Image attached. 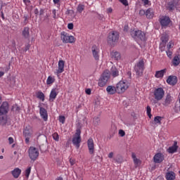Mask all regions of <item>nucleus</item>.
Instances as JSON below:
<instances>
[{
  "instance_id": "nucleus-5",
  "label": "nucleus",
  "mask_w": 180,
  "mask_h": 180,
  "mask_svg": "<svg viewBox=\"0 0 180 180\" xmlns=\"http://www.w3.org/2000/svg\"><path fill=\"white\" fill-rule=\"evenodd\" d=\"M28 154L30 160L32 161H36L37 160L40 153L39 152V149L35 148L34 146H31L28 150Z\"/></svg>"
},
{
  "instance_id": "nucleus-61",
  "label": "nucleus",
  "mask_w": 180,
  "mask_h": 180,
  "mask_svg": "<svg viewBox=\"0 0 180 180\" xmlns=\"http://www.w3.org/2000/svg\"><path fill=\"white\" fill-rule=\"evenodd\" d=\"M4 75H5V72L0 71V78H1V77H4Z\"/></svg>"
},
{
  "instance_id": "nucleus-30",
  "label": "nucleus",
  "mask_w": 180,
  "mask_h": 180,
  "mask_svg": "<svg viewBox=\"0 0 180 180\" xmlns=\"http://www.w3.org/2000/svg\"><path fill=\"white\" fill-rule=\"evenodd\" d=\"M56 82V77L54 76H49L46 79L47 85H53Z\"/></svg>"
},
{
  "instance_id": "nucleus-43",
  "label": "nucleus",
  "mask_w": 180,
  "mask_h": 180,
  "mask_svg": "<svg viewBox=\"0 0 180 180\" xmlns=\"http://www.w3.org/2000/svg\"><path fill=\"white\" fill-rule=\"evenodd\" d=\"M120 2L124 6H129V1L127 0H120Z\"/></svg>"
},
{
  "instance_id": "nucleus-28",
  "label": "nucleus",
  "mask_w": 180,
  "mask_h": 180,
  "mask_svg": "<svg viewBox=\"0 0 180 180\" xmlns=\"http://www.w3.org/2000/svg\"><path fill=\"white\" fill-rule=\"evenodd\" d=\"M172 63L174 67H178V65L180 64V56L176 55L173 58Z\"/></svg>"
},
{
  "instance_id": "nucleus-58",
  "label": "nucleus",
  "mask_w": 180,
  "mask_h": 180,
  "mask_svg": "<svg viewBox=\"0 0 180 180\" xmlns=\"http://www.w3.org/2000/svg\"><path fill=\"white\" fill-rule=\"evenodd\" d=\"M23 2L25 5H29V4H30V0H23Z\"/></svg>"
},
{
  "instance_id": "nucleus-56",
  "label": "nucleus",
  "mask_w": 180,
  "mask_h": 180,
  "mask_svg": "<svg viewBox=\"0 0 180 180\" xmlns=\"http://www.w3.org/2000/svg\"><path fill=\"white\" fill-rule=\"evenodd\" d=\"M70 165H74L75 164V160L74 159H70Z\"/></svg>"
},
{
  "instance_id": "nucleus-10",
  "label": "nucleus",
  "mask_w": 180,
  "mask_h": 180,
  "mask_svg": "<svg viewBox=\"0 0 180 180\" xmlns=\"http://www.w3.org/2000/svg\"><path fill=\"white\" fill-rule=\"evenodd\" d=\"M119 40V33L115 31H112L109 33L108 37V41L110 44H113V43H116Z\"/></svg>"
},
{
  "instance_id": "nucleus-35",
  "label": "nucleus",
  "mask_w": 180,
  "mask_h": 180,
  "mask_svg": "<svg viewBox=\"0 0 180 180\" xmlns=\"http://www.w3.org/2000/svg\"><path fill=\"white\" fill-rule=\"evenodd\" d=\"M84 9H85V6L82 4H79L77 8V11L78 13H82V12L84 11Z\"/></svg>"
},
{
  "instance_id": "nucleus-17",
  "label": "nucleus",
  "mask_w": 180,
  "mask_h": 180,
  "mask_svg": "<svg viewBox=\"0 0 180 180\" xmlns=\"http://www.w3.org/2000/svg\"><path fill=\"white\" fill-rule=\"evenodd\" d=\"M153 161L156 164H160V162H162L164 161V155L162 153H157L153 157Z\"/></svg>"
},
{
  "instance_id": "nucleus-60",
  "label": "nucleus",
  "mask_w": 180,
  "mask_h": 180,
  "mask_svg": "<svg viewBox=\"0 0 180 180\" xmlns=\"http://www.w3.org/2000/svg\"><path fill=\"white\" fill-rule=\"evenodd\" d=\"M53 4H55L56 5H58V4L60 3V0H53Z\"/></svg>"
},
{
  "instance_id": "nucleus-1",
  "label": "nucleus",
  "mask_w": 180,
  "mask_h": 180,
  "mask_svg": "<svg viewBox=\"0 0 180 180\" xmlns=\"http://www.w3.org/2000/svg\"><path fill=\"white\" fill-rule=\"evenodd\" d=\"M165 95V91H164V89L161 87L155 89L153 91V98L155 99L152 101L153 105H155L159 101H162Z\"/></svg>"
},
{
  "instance_id": "nucleus-44",
  "label": "nucleus",
  "mask_w": 180,
  "mask_h": 180,
  "mask_svg": "<svg viewBox=\"0 0 180 180\" xmlns=\"http://www.w3.org/2000/svg\"><path fill=\"white\" fill-rule=\"evenodd\" d=\"M166 54H167V57H169V58H172V51H171L169 49H168L166 51Z\"/></svg>"
},
{
  "instance_id": "nucleus-3",
  "label": "nucleus",
  "mask_w": 180,
  "mask_h": 180,
  "mask_svg": "<svg viewBox=\"0 0 180 180\" xmlns=\"http://www.w3.org/2000/svg\"><path fill=\"white\" fill-rule=\"evenodd\" d=\"M131 36L137 41H146V34L141 30L131 31Z\"/></svg>"
},
{
  "instance_id": "nucleus-38",
  "label": "nucleus",
  "mask_w": 180,
  "mask_h": 180,
  "mask_svg": "<svg viewBox=\"0 0 180 180\" xmlns=\"http://www.w3.org/2000/svg\"><path fill=\"white\" fill-rule=\"evenodd\" d=\"M52 137L55 141H59L60 140V136H58V133L53 134Z\"/></svg>"
},
{
  "instance_id": "nucleus-49",
  "label": "nucleus",
  "mask_w": 180,
  "mask_h": 180,
  "mask_svg": "<svg viewBox=\"0 0 180 180\" xmlns=\"http://www.w3.org/2000/svg\"><path fill=\"white\" fill-rule=\"evenodd\" d=\"M2 70L5 72H8L9 71V70H11V68L9 66H6V67L3 68Z\"/></svg>"
},
{
  "instance_id": "nucleus-27",
  "label": "nucleus",
  "mask_w": 180,
  "mask_h": 180,
  "mask_svg": "<svg viewBox=\"0 0 180 180\" xmlns=\"http://www.w3.org/2000/svg\"><path fill=\"white\" fill-rule=\"evenodd\" d=\"M176 174L174 172H168L166 173L165 178L167 180H175Z\"/></svg>"
},
{
  "instance_id": "nucleus-9",
  "label": "nucleus",
  "mask_w": 180,
  "mask_h": 180,
  "mask_svg": "<svg viewBox=\"0 0 180 180\" xmlns=\"http://www.w3.org/2000/svg\"><path fill=\"white\" fill-rule=\"evenodd\" d=\"M23 136L25 138L26 144H29L30 143V139L33 137V130H32L30 127H26L23 131Z\"/></svg>"
},
{
  "instance_id": "nucleus-57",
  "label": "nucleus",
  "mask_w": 180,
  "mask_h": 180,
  "mask_svg": "<svg viewBox=\"0 0 180 180\" xmlns=\"http://www.w3.org/2000/svg\"><path fill=\"white\" fill-rule=\"evenodd\" d=\"M85 92L87 95H91V89H86Z\"/></svg>"
},
{
  "instance_id": "nucleus-16",
  "label": "nucleus",
  "mask_w": 180,
  "mask_h": 180,
  "mask_svg": "<svg viewBox=\"0 0 180 180\" xmlns=\"http://www.w3.org/2000/svg\"><path fill=\"white\" fill-rule=\"evenodd\" d=\"M167 151L169 154H174V153H176V151H178V142L174 141V144L169 147Z\"/></svg>"
},
{
  "instance_id": "nucleus-54",
  "label": "nucleus",
  "mask_w": 180,
  "mask_h": 180,
  "mask_svg": "<svg viewBox=\"0 0 180 180\" xmlns=\"http://www.w3.org/2000/svg\"><path fill=\"white\" fill-rule=\"evenodd\" d=\"M112 12H113V8H112V7L107 8V13H112Z\"/></svg>"
},
{
  "instance_id": "nucleus-8",
  "label": "nucleus",
  "mask_w": 180,
  "mask_h": 180,
  "mask_svg": "<svg viewBox=\"0 0 180 180\" xmlns=\"http://www.w3.org/2000/svg\"><path fill=\"white\" fill-rule=\"evenodd\" d=\"M72 144L76 147V148H79L81 144V130L77 129L75 136L72 138Z\"/></svg>"
},
{
  "instance_id": "nucleus-29",
  "label": "nucleus",
  "mask_w": 180,
  "mask_h": 180,
  "mask_svg": "<svg viewBox=\"0 0 180 180\" xmlns=\"http://www.w3.org/2000/svg\"><path fill=\"white\" fill-rule=\"evenodd\" d=\"M110 56H111V58H113L114 60H120V53L117 51H112L110 53Z\"/></svg>"
},
{
  "instance_id": "nucleus-55",
  "label": "nucleus",
  "mask_w": 180,
  "mask_h": 180,
  "mask_svg": "<svg viewBox=\"0 0 180 180\" xmlns=\"http://www.w3.org/2000/svg\"><path fill=\"white\" fill-rule=\"evenodd\" d=\"M13 141H14V140L12 137L8 138L9 144H13Z\"/></svg>"
},
{
  "instance_id": "nucleus-6",
  "label": "nucleus",
  "mask_w": 180,
  "mask_h": 180,
  "mask_svg": "<svg viewBox=\"0 0 180 180\" xmlns=\"http://www.w3.org/2000/svg\"><path fill=\"white\" fill-rule=\"evenodd\" d=\"M60 38L63 41V43H75V37H74V36L70 35L65 32H61Z\"/></svg>"
},
{
  "instance_id": "nucleus-18",
  "label": "nucleus",
  "mask_w": 180,
  "mask_h": 180,
  "mask_svg": "<svg viewBox=\"0 0 180 180\" xmlns=\"http://www.w3.org/2000/svg\"><path fill=\"white\" fill-rule=\"evenodd\" d=\"M106 91L108 93V95H115V94H116V92H117V86H108L106 88Z\"/></svg>"
},
{
  "instance_id": "nucleus-42",
  "label": "nucleus",
  "mask_w": 180,
  "mask_h": 180,
  "mask_svg": "<svg viewBox=\"0 0 180 180\" xmlns=\"http://www.w3.org/2000/svg\"><path fill=\"white\" fill-rule=\"evenodd\" d=\"M59 122L60 123H62L63 124H64V123H65V117L64 116H60L59 117Z\"/></svg>"
},
{
  "instance_id": "nucleus-22",
  "label": "nucleus",
  "mask_w": 180,
  "mask_h": 180,
  "mask_svg": "<svg viewBox=\"0 0 180 180\" xmlns=\"http://www.w3.org/2000/svg\"><path fill=\"white\" fill-rule=\"evenodd\" d=\"M173 99H174V98L172 96H171V95L167 94L166 96L165 99L162 102V105H164V106H168V105H171V102H172Z\"/></svg>"
},
{
  "instance_id": "nucleus-33",
  "label": "nucleus",
  "mask_w": 180,
  "mask_h": 180,
  "mask_svg": "<svg viewBox=\"0 0 180 180\" xmlns=\"http://www.w3.org/2000/svg\"><path fill=\"white\" fill-rule=\"evenodd\" d=\"M167 9L169 11H174L175 9V4H174V1H170L167 4Z\"/></svg>"
},
{
  "instance_id": "nucleus-52",
  "label": "nucleus",
  "mask_w": 180,
  "mask_h": 180,
  "mask_svg": "<svg viewBox=\"0 0 180 180\" xmlns=\"http://www.w3.org/2000/svg\"><path fill=\"white\" fill-rule=\"evenodd\" d=\"M142 2L143 3L144 6H146V5L150 4V1L148 0H142Z\"/></svg>"
},
{
  "instance_id": "nucleus-14",
  "label": "nucleus",
  "mask_w": 180,
  "mask_h": 180,
  "mask_svg": "<svg viewBox=\"0 0 180 180\" xmlns=\"http://www.w3.org/2000/svg\"><path fill=\"white\" fill-rule=\"evenodd\" d=\"M87 146L89 154H91V155H94L95 154V145L94 143V139H89L87 141Z\"/></svg>"
},
{
  "instance_id": "nucleus-41",
  "label": "nucleus",
  "mask_w": 180,
  "mask_h": 180,
  "mask_svg": "<svg viewBox=\"0 0 180 180\" xmlns=\"http://www.w3.org/2000/svg\"><path fill=\"white\" fill-rule=\"evenodd\" d=\"M172 47H174V42L171 41L167 44V49L169 50L170 49H172Z\"/></svg>"
},
{
  "instance_id": "nucleus-12",
  "label": "nucleus",
  "mask_w": 180,
  "mask_h": 180,
  "mask_svg": "<svg viewBox=\"0 0 180 180\" xmlns=\"http://www.w3.org/2000/svg\"><path fill=\"white\" fill-rule=\"evenodd\" d=\"M160 23L162 27H167L171 23V19L168 16H162L160 18Z\"/></svg>"
},
{
  "instance_id": "nucleus-37",
  "label": "nucleus",
  "mask_w": 180,
  "mask_h": 180,
  "mask_svg": "<svg viewBox=\"0 0 180 180\" xmlns=\"http://www.w3.org/2000/svg\"><path fill=\"white\" fill-rule=\"evenodd\" d=\"M146 113H147L149 119H151L153 115H151V107H150V105H148L146 107Z\"/></svg>"
},
{
  "instance_id": "nucleus-19",
  "label": "nucleus",
  "mask_w": 180,
  "mask_h": 180,
  "mask_svg": "<svg viewBox=\"0 0 180 180\" xmlns=\"http://www.w3.org/2000/svg\"><path fill=\"white\" fill-rule=\"evenodd\" d=\"M39 113L42 119L44 120V122H47V120L49 119V115H47V110L44 109V108H40L39 109Z\"/></svg>"
},
{
  "instance_id": "nucleus-23",
  "label": "nucleus",
  "mask_w": 180,
  "mask_h": 180,
  "mask_svg": "<svg viewBox=\"0 0 180 180\" xmlns=\"http://www.w3.org/2000/svg\"><path fill=\"white\" fill-rule=\"evenodd\" d=\"M57 95H58V93L57 92V89H53L51 91L50 95H49V101L51 102H53L56 98H57Z\"/></svg>"
},
{
  "instance_id": "nucleus-59",
  "label": "nucleus",
  "mask_w": 180,
  "mask_h": 180,
  "mask_svg": "<svg viewBox=\"0 0 180 180\" xmlns=\"http://www.w3.org/2000/svg\"><path fill=\"white\" fill-rule=\"evenodd\" d=\"M108 158H113V152H110L108 154Z\"/></svg>"
},
{
  "instance_id": "nucleus-13",
  "label": "nucleus",
  "mask_w": 180,
  "mask_h": 180,
  "mask_svg": "<svg viewBox=\"0 0 180 180\" xmlns=\"http://www.w3.org/2000/svg\"><path fill=\"white\" fill-rule=\"evenodd\" d=\"M9 110V104L8 102H4L0 106V116L3 115H6Z\"/></svg>"
},
{
  "instance_id": "nucleus-32",
  "label": "nucleus",
  "mask_w": 180,
  "mask_h": 180,
  "mask_svg": "<svg viewBox=\"0 0 180 180\" xmlns=\"http://www.w3.org/2000/svg\"><path fill=\"white\" fill-rule=\"evenodd\" d=\"M30 172H32V167H27L24 172V175L27 178V179L29 178Z\"/></svg>"
},
{
  "instance_id": "nucleus-4",
  "label": "nucleus",
  "mask_w": 180,
  "mask_h": 180,
  "mask_svg": "<svg viewBox=\"0 0 180 180\" xmlns=\"http://www.w3.org/2000/svg\"><path fill=\"white\" fill-rule=\"evenodd\" d=\"M109 78H110V72H109V70H105L101 79L98 81V86H101V88L105 86V85L108 84Z\"/></svg>"
},
{
  "instance_id": "nucleus-7",
  "label": "nucleus",
  "mask_w": 180,
  "mask_h": 180,
  "mask_svg": "<svg viewBox=\"0 0 180 180\" xmlns=\"http://www.w3.org/2000/svg\"><path fill=\"white\" fill-rule=\"evenodd\" d=\"M134 70L136 72V75L139 77H141L143 75V72L144 71V60H140L134 67Z\"/></svg>"
},
{
  "instance_id": "nucleus-2",
  "label": "nucleus",
  "mask_w": 180,
  "mask_h": 180,
  "mask_svg": "<svg viewBox=\"0 0 180 180\" xmlns=\"http://www.w3.org/2000/svg\"><path fill=\"white\" fill-rule=\"evenodd\" d=\"M117 94H124L127 89H129V86H130V83L127 82V80H120L117 84Z\"/></svg>"
},
{
  "instance_id": "nucleus-11",
  "label": "nucleus",
  "mask_w": 180,
  "mask_h": 180,
  "mask_svg": "<svg viewBox=\"0 0 180 180\" xmlns=\"http://www.w3.org/2000/svg\"><path fill=\"white\" fill-rule=\"evenodd\" d=\"M92 56L96 61H99L101 56V49L98 45H93L91 47Z\"/></svg>"
},
{
  "instance_id": "nucleus-24",
  "label": "nucleus",
  "mask_w": 180,
  "mask_h": 180,
  "mask_svg": "<svg viewBox=\"0 0 180 180\" xmlns=\"http://www.w3.org/2000/svg\"><path fill=\"white\" fill-rule=\"evenodd\" d=\"M167 72V69H163L155 72V78H164V75Z\"/></svg>"
},
{
  "instance_id": "nucleus-39",
  "label": "nucleus",
  "mask_w": 180,
  "mask_h": 180,
  "mask_svg": "<svg viewBox=\"0 0 180 180\" xmlns=\"http://www.w3.org/2000/svg\"><path fill=\"white\" fill-rule=\"evenodd\" d=\"M154 122L156 123V124H161V117L160 116H157L154 118Z\"/></svg>"
},
{
  "instance_id": "nucleus-64",
  "label": "nucleus",
  "mask_w": 180,
  "mask_h": 180,
  "mask_svg": "<svg viewBox=\"0 0 180 180\" xmlns=\"http://www.w3.org/2000/svg\"><path fill=\"white\" fill-rule=\"evenodd\" d=\"M56 180H63V177H61V176L57 177Z\"/></svg>"
},
{
  "instance_id": "nucleus-15",
  "label": "nucleus",
  "mask_w": 180,
  "mask_h": 180,
  "mask_svg": "<svg viewBox=\"0 0 180 180\" xmlns=\"http://www.w3.org/2000/svg\"><path fill=\"white\" fill-rule=\"evenodd\" d=\"M65 65V62H64V60H61L58 61V70H56V72H55L56 75H58L59 74H62V72H64Z\"/></svg>"
},
{
  "instance_id": "nucleus-31",
  "label": "nucleus",
  "mask_w": 180,
  "mask_h": 180,
  "mask_svg": "<svg viewBox=\"0 0 180 180\" xmlns=\"http://www.w3.org/2000/svg\"><path fill=\"white\" fill-rule=\"evenodd\" d=\"M111 75H112L115 77L119 76V70L116 68H111Z\"/></svg>"
},
{
  "instance_id": "nucleus-50",
  "label": "nucleus",
  "mask_w": 180,
  "mask_h": 180,
  "mask_svg": "<svg viewBox=\"0 0 180 180\" xmlns=\"http://www.w3.org/2000/svg\"><path fill=\"white\" fill-rule=\"evenodd\" d=\"M94 122V124H99V122H101V120L99 119V117H96Z\"/></svg>"
},
{
  "instance_id": "nucleus-48",
  "label": "nucleus",
  "mask_w": 180,
  "mask_h": 180,
  "mask_svg": "<svg viewBox=\"0 0 180 180\" xmlns=\"http://www.w3.org/2000/svg\"><path fill=\"white\" fill-rule=\"evenodd\" d=\"M52 13L53 15V19H56L57 18V11H56V9L53 10Z\"/></svg>"
},
{
  "instance_id": "nucleus-36",
  "label": "nucleus",
  "mask_w": 180,
  "mask_h": 180,
  "mask_svg": "<svg viewBox=\"0 0 180 180\" xmlns=\"http://www.w3.org/2000/svg\"><path fill=\"white\" fill-rule=\"evenodd\" d=\"M22 36L24 37L27 38L29 37V28L28 27H25L23 31H22Z\"/></svg>"
},
{
  "instance_id": "nucleus-20",
  "label": "nucleus",
  "mask_w": 180,
  "mask_h": 180,
  "mask_svg": "<svg viewBox=\"0 0 180 180\" xmlns=\"http://www.w3.org/2000/svg\"><path fill=\"white\" fill-rule=\"evenodd\" d=\"M20 174H22V169L18 167H16L13 171H11V174L15 179H18V178H19Z\"/></svg>"
},
{
  "instance_id": "nucleus-47",
  "label": "nucleus",
  "mask_w": 180,
  "mask_h": 180,
  "mask_svg": "<svg viewBox=\"0 0 180 180\" xmlns=\"http://www.w3.org/2000/svg\"><path fill=\"white\" fill-rule=\"evenodd\" d=\"M68 28L69 29V30H72L74 29V24L72 23H69L68 25Z\"/></svg>"
},
{
  "instance_id": "nucleus-45",
  "label": "nucleus",
  "mask_w": 180,
  "mask_h": 180,
  "mask_svg": "<svg viewBox=\"0 0 180 180\" xmlns=\"http://www.w3.org/2000/svg\"><path fill=\"white\" fill-rule=\"evenodd\" d=\"M12 110L15 112H19V110H20V108H19V106H18V105H14L12 108Z\"/></svg>"
},
{
  "instance_id": "nucleus-26",
  "label": "nucleus",
  "mask_w": 180,
  "mask_h": 180,
  "mask_svg": "<svg viewBox=\"0 0 180 180\" xmlns=\"http://www.w3.org/2000/svg\"><path fill=\"white\" fill-rule=\"evenodd\" d=\"M131 157L135 167H139L140 164H141V162L139 160V158H137V157L136 156V153H132Z\"/></svg>"
},
{
  "instance_id": "nucleus-63",
  "label": "nucleus",
  "mask_w": 180,
  "mask_h": 180,
  "mask_svg": "<svg viewBox=\"0 0 180 180\" xmlns=\"http://www.w3.org/2000/svg\"><path fill=\"white\" fill-rule=\"evenodd\" d=\"M2 10V1H0V11Z\"/></svg>"
},
{
  "instance_id": "nucleus-40",
  "label": "nucleus",
  "mask_w": 180,
  "mask_h": 180,
  "mask_svg": "<svg viewBox=\"0 0 180 180\" xmlns=\"http://www.w3.org/2000/svg\"><path fill=\"white\" fill-rule=\"evenodd\" d=\"M0 124H6V117H0Z\"/></svg>"
},
{
  "instance_id": "nucleus-21",
  "label": "nucleus",
  "mask_w": 180,
  "mask_h": 180,
  "mask_svg": "<svg viewBox=\"0 0 180 180\" xmlns=\"http://www.w3.org/2000/svg\"><path fill=\"white\" fill-rule=\"evenodd\" d=\"M167 82L169 85H175L176 82H178V80L176 76H169L167 79Z\"/></svg>"
},
{
  "instance_id": "nucleus-34",
  "label": "nucleus",
  "mask_w": 180,
  "mask_h": 180,
  "mask_svg": "<svg viewBox=\"0 0 180 180\" xmlns=\"http://www.w3.org/2000/svg\"><path fill=\"white\" fill-rule=\"evenodd\" d=\"M37 97L38 98V99L42 101V102H44V94H43V92L39 91L37 94Z\"/></svg>"
},
{
  "instance_id": "nucleus-51",
  "label": "nucleus",
  "mask_w": 180,
  "mask_h": 180,
  "mask_svg": "<svg viewBox=\"0 0 180 180\" xmlns=\"http://www.w3.org/2000/svg\"><path fill=\"white\" fill-rule=\"evenodd\" d=\"M119 134L121 136V137H124V134H126V133H124V131H123L122 129H120L119 131Z\"/></svg>"
},
{
  "instance_id": "nucleus-25",
  "label": "nucleus",
  "mask_w": 180,
  "mask_h": 180,
  "mask_svg": "<svg viewBox=\"0 0 180 180\" xmlns=\"http://www.w3.org/2000/svg\"><path fill=\"white\" fill-rule=\"evenodd\" d=\"M146 16L148 19H153L154 18V10L151 8H148L146 11Z\"/></svg>"
},
{
  "instance_id": "nucleus-46",
  "label": "nucleus",
  "mask_w": 180,
  "mask_h": 180,
  "mask_svg": "<svg viewBox=\"0 0 180 180\" xmlns=\"http://www.w3.org/2000/svg\"><path fill=\"white\" fill-rule=\"evenodd\" d=\"M160 51H164V50H165V44H160Z\"/></svg>"
},
{
  "instance_id": "nucleus-62",
  "label": "nucleus",
  "mask_w": 180,
  "mask_h": 180,
  "mask_svg": "<svg viewBox=\"0 0 180 180\" xmlns=\"http://www.w3.org/2000/svg\"><path fill=\"white\" fill-rule=\"evenodd\" d=\"M30 46V45H27L25 49V51H27V50H29Z\"/></svg>"
},
{
  "instance_id": "nucleus-53",
  "label": "nucleus",
  "mask_w": 180,
  "mask_h": 180,
  "mask_svg": "<svg viewBox=\"0 0 180 180\" xmlns=\"http://www.w3.org/2000/svg\"><path fill=\"white\" fill-rule=\"evenodd\" d=\"M139 15H140L141 16H144V15H146V11H144V10H140V11H139Z\"/></svg>"
}]
</instances>
